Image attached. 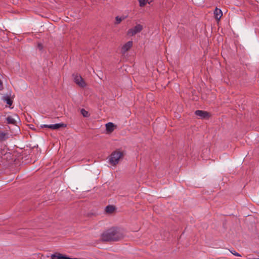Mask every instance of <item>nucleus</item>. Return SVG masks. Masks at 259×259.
<instances>
[{
	"mask_svg": "<svg viewBox=\"0 0 259 259\" xmlns=\"http://www.w3.org/2000/svg\"><path fill=\"white\" fill-rule=\"evenodd\" d=\"M250 259H259V258H250Z\"/></svg>",
	"mask_w": 259,
	"mask_h": 259,
	"instance_id": "aec40b11",
	"label": "nucleus"
},
{
	"mask_svg": "<svg viewBox=\"0 0 259 259\" xmlns=\"http://www.w3.org/2000/svg\"><path fill=\"white\" fill-rule=\"evenodd\" d=\"M9 138V134L7 132L0 131V146L3 142L8 140Z\"/></svg>",
	"mask_w": 259,
	"mask_h": 259,
	"instance_id": "6e6552de",
	"label": "nucleus"
},
{
	"mask_svg": "<svg viewBox=\"0 0 259 259\" xmlns=\"http://www.w3.org/2000/svg\"><path fill=\"white\" fill-rule=\"evenodd\" d=\"M80 112L83 117H87L89 116V112L84 109H82Z\"/></svg>",
	"mask_w": 259,
	"mask_h": 259,
	"instance_id": "2eb2a0df",
	"label": "nucleus"
},
{
	"mask_svg": "<svg viewBox=\"0 0 259 259\" xmlns=\"http://www.w3.org/2000/svg\"><path fill=\"white\" fill-rule=\"evenodd\" d=\"M123 156V152L120 151H115L110 155L109 162L112 165H115L118 163L119 159Z\"/></svg>",
	"mask_w": 259,
	"mask_h": 259,
	"instance_id": "f03ea898",
	"label": "nucleus"
},
{
	"mask_svg": "<svg viewBox=\"0 0 259 259\" xmlns=\"http://www.w3.org/2000/svg\"><path fill=\"white\" fill-rule=\"evenodd\" d=\"M231 252L234 254V255L235 256H241V254H240L239 253H238V252H236L235 251H231Z\"/></svg>",
	"mask_w": 259,
	"mask_h": 259,
	"instance_id": "a211bd4d",
	"label": "nucleus"
},
{
	"mask_svg": "<svg viewBox=\"0 0 259 259\" xmlns=\"http://www.w3.org/2000/svg\"><path fill=\"white\" fill-rule=\"evenodd\" d=\"M115 127L116 125L112 122H108L106 123V130L107 131V133L108 134L112 133L114 131Z\"/></svg>",
	"mask_w": 259,
	"mask_h": 259,
	"instance_id": "1a4fd4ad",
	"label": "nucleus"
},
{
	"mask_svg": "<svg viewBox=\"0 0 259 259\" xmlns=\"http://www.w3.org/2000/svg\"><path fill=\"white\" fill-rule=\"evenodd\" d=\"M115 210V207L112 205H108L105 208V211L107 213H111Z\"/></svg>",
	"mask_w": 259,
	"mask_h": 259,
	"instance_id": "4468645a",
	"label": "nucleus"
},
{
	"mask_svg": "<svg viewBox=\"0 0 259 259\" xmlns=\"http://www.w3.org/2000/svg\"><path fill=\"white\" fill-rule=\"evenodd\" d=\"M214 15L215 18L219 20L223 16V13L221 9L216 8L214 12Z\"/></svg>",
	"mask_w": 259,
	"mask_h": 259,
	"instance_id": "9b49d317",
	"label": "nucleus"
},
{
	"mask_svg": "<svg viewBox=\"0 0 259 259\" xmlns=\"http://www.w3.org/2000/svg\"><path fill=\"white\" fill-rule=\"evenodd\" d=\"M139 2V5L141 7H143L145 6L146 3L148 2V0H138Z\"/></svg>",
	"mask_w": 259,
	"mask_h": 259,
	"instance_id": "dca6fc26",
	"label": "nucleus"
},
{
	"mask_svg": "<svg viewBox=\"0 0 259 259\" xmlns=\"http://www.w3.org/2000/svg\"><path fill=\"white\" fill-rule=\"evenodd\" d=\"M119 239V235L115 229L109 230L102 235V240L104 241H117Z\"/></svg>",
	"mask_w": 259,
	"mask_h": 259,
	"instance_id": "f257e3e1",
	"label": "nucleus"
},
{
	"mask_svg": "<svg viewBox=\"0 0 259 259\" xmlns=\"http://www.w3.org/2000/svg\"><path fill=\"white\" fill-rule=\"evenodd\" d=\"M42 128L46 127V128H49L52 130H57L59 129L61 127H65L66 126V125L65 124H64L63 123H56L54 124H43L40 126Z\"/></svg>",
	"mask_w": 259,
	"mask_h": 259,
	"instance_id": "39448f33",
	"label": "nucleus"
},
{
	"mask_svg": "<svg viewBox=\"0 0 259 259\" xmlns=\"http://www.w3.org/2000/svg\"><path fill=\"white\" fill-rule=\"evenodd\" d=\"M195 113L197 116L203 119L207 118L209 116V113L207 112L202 110H196Z\"/></svg>",
	"mask_w": 259,
	"mask_h": 259,
	"instance_id": "423d86ee",
	"label": "nucleus"
},
{
	"mask_svg": "<svg viewBox=\"0 0 259 259\" xmlns=\"http://www.w3.org/2000/svg\"><path fill=\"white\" fill-rule=\"evenodd\" d=\"M3 89V82L0 80V90Z\"/></svg>",
	"mask_w": 259,
	"mask_h": 259,
	"instance_id": "6ab92c4d",
	"label": "nucleus"
},
{
	"mask_svg": "<svg viewBox=\"0 0 259 259\" xmlns=\"http://www.w3.org/2000/svg\"><path fill=\"white\" fill-rule=\"evenodd\" d=\"M143 26L140 24L136 25L134 27L130 29L127 32V34L130 36H133L138 33H140L143 30Z\"/></svg>",
	"mask_w": 259,
	"mask_h": 259,
	"instance_id": "7ed1b4c3",
	"label": "nucleus"
},
{
	"mask_svg": "<svg viewBox=\"0 0 259 259\" xmlns=\"http://www.w3.org/2000/svg\"><path fill=\"white\" fill-rule=\"evenodd\" d=\"M5 101L6 102L7 104H8L10 106L12 105L13 103L12 100L9 97H7L5 98Z\"/></svg>",
	"mask_w": 259,
	"mask_h": 259,
	"instance_id": "f3484780",
	"label": "nucleus"
},
{
	"mask_svg": "<svg viewBox=\"0 0 259 259\" xmlns=\"http://www.w3.org/2000/svg\"><path fill=\"white\" fill-rule=\"evenodd\" d=\"M126 16H123L122 17L116 16L115 17V24H119L120 22L126 18Z\"/></svg>",
	"mask_w": 259,
	"mask_h": 259,
	"instance_id": "ddd939ff",
	"label": "nucleus"
},
{
	"mask_svg": "<svg viewBox=\"0 0 259 259\" xmlns=\"http://www.w3.org/2000/svg\"><path fill=\"white\" fill-rule=\"evenodd\" d=\"M6 120L8 124H16V121L12 116H8L6 118Z\"/></svg>",
	"mask_w": 259,
	"mask_h": 259,
	"instance_id": "f8f14e48",
	"label": "nucleus"
},
{
	"mask_svg": "<svg viewBox=\"0 0 259 259\" xmlns=\"http://www.w3.org/2000/svg\"><path fill=\"white\" fill-rule=\"evenodd\" d=\"M133 46V41H128L126 44H125L121 48V53L122 54H125L126 52H127Z\"/></svg>",
	"mask_w": 259,
	"mask_h": 259,
	"instance_id": "0eeeda50",
	"label": "nucleus"
},
{
	"mask_svg": "<svg viewBox=\"0 0 259 259\" xmlns=\"http://www.w3.org/2000/svg\"><path fill=\"white\" fill-rule=\"evenodd\" d=\"M73 76H74V82L78 85H79V87H80L81 88H83V87H85L86 83L80 75H77V74H76V75L73 74Z\"/></svg>",
	"mask_w": 259,
	"mask_h": 259,
	"instance_id": "20e7f679",
	"label": "nucleus"
},
{
	"mask_svg": "<svg viewBox=\"0 0 259 259\" xmlns=\"http://www.w3.org/2000/svg\"><path fill=\"white\" fill-rule=\"evenodd\" d=\"M51 259H76L71 258L69 257L64 256L60 253H56L51 255Z\"/></svg>",
	"mask_w": 259,
	"mask_h": 259,
	"instance_id": "9d476101",
	"label": "nucleus"
}]
</instances>
